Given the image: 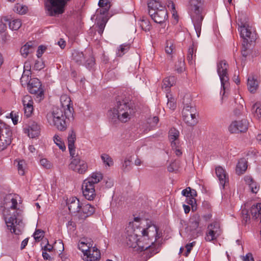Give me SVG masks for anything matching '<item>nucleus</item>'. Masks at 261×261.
<instances>
[{
	"mask_svg": "<svg viewBox=\"0 0 261 261\" xmlns=\"http://www.w3.org/2000/svg\"><path fill=\"white\" fill-rule=\"evenodd\" d=\"M33 236L36 241H39L44 237V232L41 230L37 229L35 231Z\"/></svg>",
	"mask_w": 261,
	"mask_h": 261,
	"instance_id": "54",
	"label": "nucleus"
},
{
	"mask_svg": "<svg viewBox=\"0 0 261 261\" xmlns=\"http://www.w3.org/2000/svg\"><path fill=\"white\" fill-rule=\"evenodd\" d=\"M242 218L243 221L245 223L249 221L250 217L248 211L246 209H243L242 210Z\"/></svg>",
	"mask_w": 261,
	"mask_h": 261,
	"instance_id": "52",
	"label": "nucleus"
},
{
	"mask_svg": "<svg viewBox=\"0 0 261 261\" xmlns=\"http://www.w3.org/2000/svg\"><path fill=\"white\" fill-rule=\"evenodd\" d=\"M175 82L176 79L173 76L166 77L163 81L162 88L168 92L169 88L175 84Z\"/></svg>",
	"mask_w": 261,
	"mask_h": 261,
	"instance_id": "30",
	"label": "nucleus"
},
{
	"mask_svg": "<svg viewBox=\"0 0 261 261\" xmlns=\"http://www.w3.org/2000/svg\"><path fill=\"white\" fill-rule=\"evenodd\" d=\"M40 165L46 169H50L52 167V164L46 159H42L40 161Z\"/></svg>",
	"mask_w": 261,
	"mask_h": 261,
	"instance_id": "53",
	"label": "nucleus"
},
{
	"mask_svg": "<svg viewBox=\"0 0 261 261\" xmlns=\"http://www.w3.org/2000/svg\"><path fill=\"white\" fill-rule=\"evenodd\" d=\"M54 141L61 150L62 151L65 150L66 147L64 143L61 140V138L58 135H56L54 137Z\"/></svg>",
	"mask_w": 261,
	"mask_h": 261,
	"instance_id": "43",
	"label": "nucleus"
},
{
	"mask_svg": "<svg viewBox=\"0 0 261 261\" xmlns=\"http://www.w3.org/2000/svg\"><path fill=\"white\" fill-rule=\"evenodd\" d=\"M191 7V16L197 36L199 37L201 34L202 22L203 15L200 7L201 0H189Z\"/></svg>",
	"mask_w": 261,
	"mask_h": 261,
	"instance_id": "5",
	"label": "nucleus"
},
{
	"mask_svg": "<svg viewBox=\"0 0 261 261\" xmlns=\"http://www.w3.org/2000/svg\"><path fill=\"white\" fill-rule=\"evenodd\" d=\"M48 123L55 126L58 130L63 131L67 126L68 121L73 117L71 111L60 109L59 107L54 108L52 112L48 113L46 116Z\"/></svg>",
	"mask_w": 261,
	"mask_h": 261,
	"instance_id": "4",
	"label": "nucleus"
},
{
	"mask_svg": "<svg viewBox=\"0 0 261 261\" xmlns=\"http://www.w3.org/2000/svg\"><path fill=\"white\" fill-rule=\"evenodd\" d=\"M18 196L13 194L6 195L0 200V210L5 218L7 227L12 233L19 235L23 226L22 211L17 208Z\"/></svg>",
	"mask_w": 261,
	"mask_h": 261,
	"instance_id": "2",
	"label": "nucleus"
},
{
	"mask_svg": "<svg viewBox=\"0 0 261 261\" xmlns=\"http://www.w3.org/2000/svg\"><path fill=\"white\" fill-rule=\"evenodd\" d=\"M24 115L27 117L32 116L34 111V101L32 97L29 95H24L22 98Z\"/></svg>",
	"mask_w": 261,
	"mask_h": 261,
	"instance_id": "15",
	"label": "nucleus"
},
{
	"mask_svg": "<svg viewBox=\"0 0 261 261\" xmlns=\"http://www.w3.org/2000/svg\"><path fill=\"white\" fill-rule=\"evenodd\" d=\"M221 233L220 224L217 222H214L207 226L205 240L207 242L215 240L221 235Z\"/></svg>",
	"mask_w": 261,
	"mask_h": 261,
	"instance_id": "10",
	"label": "nucleus"
},
{
	"mask_svg": "<svg viewBox=\"0 0 261 261\" xmlns=\"http://www.w3.org/2000/svg\"><path fill=\"white\" fill-rule=\"evenodd\" d=\"M28 89L31 94H37L38 96L41 98L43 95V90L40 81L37 78L31 79Z\"/></svg>",
	"mask_w": 261,
	"mask_h": 261,
	"instance_id": "12",
	"label": "nucleus"
},
{
	"mask_svg": "<svg viewBox=\"0 0 261 261\" xmlns=\"http://www.w3.org/2000/svg\"><path fill=\"white\" fill-rule=\"evenodd\" d=\"M42 256L45 260H51L52 258L51 256L46 252V251L42 252Z\"/></svg>",
	"mask_w": 261,
	"mask_h": 261,
	"instance_id": "64",
	"label": "nucleus"
},
{
	"mask_svg": "<svg viewBox=\"0 0 261 261\" xmlns=\"http://www.w3.org/2000/svg\"><path fill=\"white\" fill-rule=\"evenodd\" d=\"M179 146L180 144L176 145V147L171 146L172 149L174 150L175 153L178 156H179L182 154V152L180 149Z\"/></svg>",
	"mask_w": 261,
	"mask_h": 261,
	"instance_id": "59",
	"label": "nucleus"
},
{
	"mask_svg": "<svg viewBox=\"0 0 261 261\" xmlns=\"http://www.w3.org/2000/svg\"><path fill=\"white\" fill-rule=\"evenodd\" d=\"M130 45L128 43H124L120 45L117 52V56L122 57L128 51Z\"/></svg>",
	"mask_w": 261,
	"mask_h": 261,
	"instance_id": "40",
	"label": "nucleus"
},
{
	"mask_svg": "<svg viewBox=\"0 0 261 261\" xmlns=\"http://www.w3.org/2000/svg\"><path fill=\"white\" fill-rule=\"evenodd\" d=\"M87 54H84L82 51L74 50L72 53L71 60L77 65H82L87 58Z\"/></svg>",
	"mask_w": 261,
	"mask_h": 261,
	"instance_id": "25",
	"label": "nucleus"
},
{
	"mask_svg": "<svg viewBox=\"0 0 261 261\" xmlns=\"http://www.w3.org/2000/svg\"><path fill=\"white\" fill-rule=\"evenodd\" d=\"M95 212L94 206L89 204L85 203L82 204L80 212L79 214V219L84 220L89 216L92 215Z\"/></svg>",
	"mask_w": 261,
	"mask_h": 261,
	"instance_id": "17",
	"label": "nucleus"
},
{
	"mask_svg": "<svg viewBox=\"0 0 261 261\" xmlns=\"http://www.w3.org/2000/svg\"><path fill=\"white\" fill-rule=\"evenodd\" d=\"M184 107L182 111L183 120L188 125L194 126L197 122L196 109L191 103H185L184 102Z\"/></svg>",
	"mask_w": 261,
	"mask_h": 261,
	"instance_id": "7",
	"label": "nucleus"
},
{
	"mask_svg": "<svg viewBox=\"0 0 261 261\" xmlns=\"http://www.w3.org/2000/svg\"><path fill=\"white\" fill-rule=\"evenodd\" d=\"M78 247L81 250L83 254H85L89 249L92 247V244L90 241H88L86 239H82L79 244Z\"/></svg>",
	"mask_w": 261,
	"mask_h": 261,
	"instance_id": "31",
	"label": "nucleus"
},
{
	"mask_svg": "<svg viewBox=\"0 0 261 261\" xmlns=\"http://www.w3.org/2000/svg\"><path fill=\"white\" fill-rule=\"evenodd\" d=\"M14 11L19 14H25L28 8L26 6H23L20 4H16L14 7Z\"/></svg>",
	"mask_w": 261,
	"mask_h": 261,
	"instance_id": "42",
	"label": "nucleus"
},
{
	"mask_svg": "<svg viewBox=\"0 0 261 261\" xmlns=\"http://www.w3.org/2000/svg\"><path fill=\"white\" fill-rule=\"evenodd\" d=\"M190 192V187H187L186 189L183 190L181 194L184 196L189 197V194Z\"/></svg>",
	"mask_w": 261,
	"mask_h": 261,
	"instance_id": "63",
	"label": "nucleus"
},
{
	"mask_svg": "<svg viewBox=\"0 0 261 261\" xmlns=\"http://www.w3.org/2000/svg\"><path fill=\"white\" fill-rule=\"evenodd\" d=\"M100 258V253L95 247H91L83 255L85 261H97Z\"/></svg>",
	"mask_w": 261,
	"mask_h": 261,
	"instance_id": "18",
	"label": "nucleus"
},
{
	"mask_svg": "<svg viewBox=\"0 0 261 261\" xmlns=\"http://www.w3.org/2000/svg\"><path fill=\"white\" fill-rule=\"evenodd\" d=\"M140 25L145 32L149 31L150 28V22L149 20L144 17H142V19L141 20Z\"/></svg>",
	"mask_w": 261,
	"mask_h": 261,
	"instance_id": "44",
	"label": "nucleus"
},
{
	"mask_svg": "<svg viewBox=\"0 0 261 261\" xmlns=\"http://www.w3.org/2000/svg\"><path fill=\"white\" fill-rule=\"evenodd\" d=\"M9 28L12 30H18L21 26V20L19 19H15L12 21H9Z\"/></svg>",
	"mask_w": 261,
	"mask_h": 261,
	"instance_id": "41",
	"label": "nucleus"
},
{
	"mask_svg": "<svg viewBox=\"0 0 261 261\" xmlns=\"http://www.w3.org/2000/svg\"><path fill=\"white\" fill-rule=\"evenodd\" d=\"M250 213L253 219H258L261 221V203L252 205L250 208Z\"/></svg>",
	"mask_w": 261,
	"mask_h": 261,
	"instance_id": "28",
	"label": "nucleus"
},
{
	"mask_svg": "<svg viewBox=\"0 0 261 261\" xmlns=\"http://www.w3.org/2000/svg\"><path fill=\"white\" fill-rule=\"evenodd\" d=\"M40 129V126L36 122L33 121L24 128V131L29 137L34 138L39 135Z\"/></svg>",
	"mask_w": 261,
	"mask_h": 261,
	"instance_id": "19",
	"label": "nucleus"
},
{
	"mask_svg": "<svg viewBox=\"0 0 261 261\" xmlns=\"http://www.w3.org/2000/svg\"><path fill=\"white\" fill-rule=\"evenodd\" d=\"M101 158L105 165L110 167L113 164V160L109 155L106 154H102Z\"/></svg>",
	"mask_w": 261,
	"mask_h": 261,
	"instance_id": "46",
	"label": "nucleus"
},
{
	"mask_svg": "<svg viewBox=\"0 0 261 261\" xmlns=\"http://www.w3.org/2000/svg\"><path fill=\"white\" fill-rule=\"evenodd\" d=\"M44 67V64L41 60H37L34 64V68L37 70H40Z\"/></svg>",
	"mask_w": 261,
	"mask_h": 261,
	"instance_id": "55",
	"label": "nucleus"
},
{
	"mask_svg": "<svg viewBox=\"0 0 261 261\" xmlns=\"http://www.w3.org/2000/svg\"><path fill=\"white\" fill-rule=\"evenodd\" d=\"M244 181L248 185L251 192L253 193H257L259 189V186L250 175L245 176Z\"/></svg>",
	"mask_w": 261,
	"mask_h": 261,
	"instance_id": "26",
	"label": "nucleus"
},
{
	"mask_svg": "<svg viewBox=\"0 0 261 261\" xmlns=\"http://www.w3.org/2000/svg\"><path fill=\"white\" fill-rule=\"evenodd\" d=\"M12 140V131L4 127V124L0 120V151L6 149Z\"/></svg>",
	"mask_w": 261,
	"mask_h": 261,
	"instance_id": "9",
	"label": "nucleus"
},
{
	"mask_svg": "<svg viewBox=\"0 0 261 261\" xmlns=\"http://www.w3.org/2000/svg\"><path fill=\"white\" fill-rule=\"evenodd\" d=\"M106 22L104 19L101 20L99 22H97V24L98 25L97 32L100 35H101L104 31L105 26H106Z\"/></svg>",
	"mask_w": 261,
	"mask_h": 261,
	"instance_id": "50",
	"label": "nucleus"
},
{
	"mask_svg": "<svg viewBox=\"0 0 261 261\" xmlns=\"http://www.w3.org/2000/svg\"><path fill=\"white\" fill-rule=\"evenodd\" d=\"M98 6L101 8L100 13L103 14L107 13L111 7L110 3L108 0H99Z\"/></svg>",
	"mask_w": 261,
	"mask_h": 261,
	"instance_id": "34",
	"label": "nucleus"
},
{
	"mask_svg": "<svg viewBox=\"0 0 261 261\" xmlns=\"http://www.w3.org/2000/svg\"><path fill=\"white\" fill-rule=\"evenodd\" d=\"M196 48L193 44L189 47L187 54V60L190 64H192L196 57Z\"/></svg>",
	"mask_w": 261,
	"mask_h": 261,
	"instance_id": "36",
	"label": "nucleus"
},
{
	"mask_svg": "<svg viewBox=\"0 0 261 261\" xmlns=\"http://www.w3.org/2000/svg\"><path fill=\"white\" fill-rule=\"evenodd\" d=\"M61 107H59V109L64 110L65 112L67 110L71 111V114H73V109L71 107V100L69 97L66 95H63L60 98Z\"/></svg>",
	"mask_w": 261,
	"mask_h": 261,
	"instance_id": "23",
	"label": "nucleus"
},
{
	"mask_svg": "<svg viewBox=\"0 0 261 261\" xmlns=\"http://www.w3.org/2000/svg\"><path fill=\"white\" fill-rule=\"evenodd\" d=\"M148 12L151 10L153 12L157 11L162 9V7H165L161 4V2L156 0H151L148 4Z\"/></svg>",
	"mask_w": 261,
	"mask_h": 261,
	"instance_id": "33",
	"label": "nucleus"
},
{
	"mask_svg": "<svg viewBox=\"0 0 261 261\" xmlns=\"http://www.w3.org/2000/svg\"><path fill=\"white\" fill-rule=\"evenodd\" d=\"M247 168V162L245 159H241L239 160L237 165L236 171L238 175L243 174Z\"/></svg>",
	"mask_w": 261,
	"mask_h": 261,
	"instance_id": "29",
	"label": "nucleus"
},
{
	"mask_svg": "<svg viewBox=\"0 0 261 261\" xmlns=\"http://www.w3.org/2000/svg\"><path fill=\"white\" fill-rule=\"evenodd\" d=\"M215 172L219 180L220 184L224 188L225 184L228 181V176L225 170L221 166H218L216 167Z\"/></svg>",
	"mask_w": 261,
	"mask_h": 261,
	"instance_id": "20",
	"label": "nucleus"
},
{
	"mask_svg": "<svg viewBox=\"0 0 261 261\" xmlns=\"http://www.w3.org/2000/svg\"><path fill=\"white\" fill-rule=\"evenodd\" d=\"M168 137L171 146L176 147V145L180 144L179 132L176 129L174 128H171L169 132Z\"/></svg>",
	"mask_w": 261,
	"mask_h": 261,
	"instance_id": "24",
	"label": "nucleus"
},
{
	"mask_svg": "<svg viewBox=\"0 0 261 261\" xmlns=\"http://www.w3.org/2000/svg\"><path fill=\"white\" fill-rule=\"evenodd\" d=\"M228 67V64L225 60L220 61L217 63V71L221 81V88L223 89V95L229 85Z\"/></svg>",
	"mask_w": 261,
	"mask_h": 261,
	"instance_id": "8",
	"label": "nucleus"
},
{
	"mask_svg": "<svg viewBox=\"0 0 261 261\" xmlns=\"http://www.w3.org/2000/svg\"><path fill=\"white\" fill-rule=\"evenodd\" d=\"M31 71L30 69L27 70V71H24L21 77L20 78V83L22 86H29V83H30V81L31 79L30 77Z\"/></svg>",
	"mask_w": 261,
	"mask_h": 261,
	"instance_id": "35",
	"label": "nucleus"
},
{
	"mask_svg": "<svg viewBox=\"0 0 261 261\" xmlns=\"http://www.w3.org/2000/svg\"><path fill=\"white\" fill-rule=\"evenodd\" d=\"M252 110L255 112L253 113L254 117L261 121V103L256 102L252 107Z\"/></svg>",
	"mask_w": 261,
	"mask_h": 261,
	"instance_id": "39",
	"label": "nucleus"
},
{
	"mask_svg": "<svg viewBox=\"0 0 261 261\" xmlns=\"http://www.w3.org/2000/svg\"><path fill=\"white\" fill-rule=\"evenodd\" d=\"M76 139V135L75 133L73 131L71 130L69 133L68 135V137L67 138L68 140V146H70V147L72 146H74V142Z\"/></svg>",
	"mask_w": 261,
	"mask_h": 261,
	"instance_id": "45",
	"label": "nucleus"
},
{
	"mask_svg": "<svg viewBox=\"0 0 261 261\" xmlns=\"http://www.w3.org/2000/svg\"><path fill=\"white\" fill-rule=\"evenodd\" d=\"M166 5L168 8L172 11L173 15H174L175 13L176 12L175 11V5L173 2L171 1H168L166 3Z\"/></svg>",
	"mask_w": 261,
	"mask_h": 261,
	"instance_id": "58",
	"label": "nucleus"
},
{
	"mask_svg": "<svg viewBox=\"0 0 261 261\" xmlns=\"http://www.w3.org/2000/svg\"><path fill=\"white\" fill-rule=\"evenodd\" d=\"M25 168V164L24 161H19L17 164V169L18 173L21 175L24 174V171Z\"/></svg>",
	"mask_w": 261,
	"mask_h": 261,
	"instance_id": "49",
	"label": "nucleus"
},
{
	"mask_svg": "<svg viewBox=\"0 0 261 261\" xmlns=\"http://www.w3.org/2000/svg\"><path fill=\"white\" fill-rule=\"evenodd\" d=\"M159 118L156 116H154L149 119V123L151 125V126H155L159 122Z\"/></svg>",
	"mask_w": 261,
	"mask_h": 261,
	"instance_id": "60",
	"label": "nucleus"
},
{
	"mask_svg": "<svg viewBox=\"0 0 261 261\" xmlns=\"http://www.w3.org/2000/svg\"><path fill=\"white\" fill-rule=\"evenodd\" d=\"M9 19L7 16H3L0 20V33L4 32L7 29V25L4 22H8Z\"/></svg>",
	"mask_w": 261,
	"mask_h": 261,
	"instance_id": "48",
	"label": "nucleus"
},
{
	"mask_svg": "<svg viewBox=\"0 0 261 261\" xmlns=\"http://www.w3.org/2000/svg\"><path fill=\"white\" fill-rule=\"evenodd\" d=\"M248 127V122L246 119L234 121L230 124L228 129L231 133H239L246 132Z\"/></svg>",
	"mask_w": 261,
	"mask_h": 261,
	"instance_id": "11",
	"label": "nucleus"
},
{
	"mask_svg": "<svg viewBox=\"0 0 261 261\" xmlns=\"http://www.w3.org/2000/svg\"><path fill=\"white\" fill-rule=\"evenodd\" d=\"M69 168L78 173L84 174L87 171L88 165L84 161L75 158L71 161Z\"/></svg>",
	"mask_w": 261,
	"mask_h": 261,
	"instance_id": "13",
	"label": "nucleus"
},
{
	"mask_svg": "<svg viewBox=\"0 0 261 261\" xmlns=\"http://www.w3.org/2000/svg\"><path fill=\"white\" fill-rule=\"evenodd\" d=\"M159 238L158 228L155 225H149L146 228L134 229L131 225L126 228V243L129 247L142 251L148 250L150 256L158 252L154 243Z\"/></svg>",
	"mask_w": 261,
	"mask_h": 261,
	"instance_id": "1",
	"label": "nucleus"
},
{
	"mask_svg": "<svg viewBox=\"0 0 261 261\" xmlns=\"http://www.w3.org/2000/svg\"><path fill=\"white\" fill-rule=\"evenodd\" d=\"M102 178V174L100 172H95L92 173L90 176L84 181L95 186V185L98 183Z\"/></svg>",
	"mask_w": 261,
	"mask_h": 261,
	"instance_id": "27",
	"label": "nucleus"
},
{
	"mask_svg": "<svg viewBox=\"0 0 261 261\" xmlns=\"http://www.w3.org/2000/svg\"><path fill=\"white\" fill-rule=\"evenodd\" d=\"M168 102L167 103V107L171 110H174L176 107L174 100L171 97H169V95L167 94Z\"/></svg>",
	"mask_w": 261,
	"mask_h": 261,
	"instance_id": "51",
	"label": "nucleus"
},
{
	"mask_svg": "<svg viewBox=\"0 0 261 261\" xmlns=\"http://www.w3.org/2000/svg\"><path fill=\"white\" fill-rule=\"evenodd\" d=\"M190 226L194 229L197 228L201 223V219L199 215L196 214L193 215L190 219Z\"/></svg>",
	"mask_w": 261,
	"mask_h": 261,
	"instance_id": "32",
	"label": "nucleus"
},
{
	"mask_svg": "<svg viewBox=\"0 0 261 261\" xmlns=\"http://www.w3.org/2000/svg\"><path fill=\"white\" fill-rule=\"evenodd\" d=\"M195 244H196L195 242H192L191 243L187 244L186 245L185 247H186V248L187 249V251H186V252L185 253V255L187 257L189 255V254H190L191 250L192 249V248L195 245Z\"/></svg>",
	"mask_w": 261,
	"mask_h": 261,
	"instance_id": "56",
	"label": "nucleus"
},
{
	"mask_svg": "<svg viewBox=\"0 0 261 261\" xmlns=\"http://www.w3.org/2000/svg\"><path fill=\"white\" fill-rule=\"evenodd\" d=\"M134 113V106L129 98H118L115 107L109 111L110 118L114 122L117 120L126 122L132 118Z\"/></svg>",
	"mask_w": 261,
	"mask_h": 261,
	"instance_id": "3",
	"label": "nucleus"
},
{
	"mask_svg": "<svg viewBox=\"0 0 261 261\" xmlns=\"http://www.w3.org/2000/svg\"><path fill=\"white\" fill-rule=\"evenodd\" d=\"M33 46L31 42H29L24 45L20 49V53L24 57H27L29 53L33 49Z\"/></svg>",
	"mask_w": 261,
	"mask_h": 261,
	"instance_id": "37",
	"label": "nucleus"
},
{
	"mask_svg": "<svg viewBox=\"0 0 261 261\" xmlns=\"http://www.w3.org/2000/svg\"><path fill=\"white\" fill-rule=\"evenodd\" d=\"M87 58L85 60V66L87 68H92L95 65V59L91 53H89L88 55H87Z\"/></svg>",
	"mask_w": 261,
	"mask_h": 261,
	"instance_id": "38",
	"label": "nucleus"
},
{
	"mask_svg": "<svg viewBox=\"0 0 261 261\" xmlns=\"http://www.w3.org/2000/svg\"><path fill=\"white\" fill-rule=\"evenodd\" d=\"M46 47L43 45L39 46L38 49L37 50V56L38 58H40L42 54L44 53L46 50Z\"/></svg>",
	"mask_w": 261,
	"mask_h": 261,
	"instance_id": "57",
	"label": "nucleus"
},
{
	"mask_svg": "<svg viewBox=\"0 0 261 261\" xmlns=\"http://www.w3.org/2000/svg\"><path fill=\"white\" fill-rule=\"evenodd\" d=\"M148 13L154 21L158 23L164 22L168 18L167 12L165 7H162V9L155 12L151 10Z\"/></svg>",
	"mask_w": 261,
	"mask_h": 261,
	"instance_id": "14",
	"label": "nucleus"
},
{
	"mask_svg": "<svg viewBox=\"0 0 261 261\" xmlns=\"http://www.w3.org/2000/svg\"><path fill=\"white\" fill-rule=\"evenodd\" d=\"M174 48L172 40H168L166 43L165 51L168 55H171Z\"/></svg>",
	"mask_w": 261,
	"mask_h": 261,
	"instance_id": "47",
	"label": "nucleus"
},
{
	"mask_svg": "<svg viewBox=\"0 0 261 261\" xmlns=\"http://www.w3.org/2000/svg\"><path fill=\"white\" fill-rule=\"evenodd\" d=\"M244 261H254V258L253 257L252 254L250 253H248L246 254L243 258Z\"/></svg>",
	"mask_w": 261,
	"mask_h": 261,
	"instance_id": "61",
	"label": "nucleus"
},
{
	"mask_svg": "<svg viewBox=\"0 0 261 261\" xmlns=\"http://www.w3.org/2000/svg\"><path fill=\"white\" fill-rule=\"evenodd\" d=\"M83 195L88 200H92L96 196L95 186L84 181L82 185Z\"/></svg>",
	"mask_w": 261,
	"mask_h": 261,
	"instance_id": "16",
	"label": "nucleus"
},
{
	"mask_svg": "<svg viewBox=\"0 0 261 261\" xmlns=\"http://www.w3.org/2000/svg\"><path fill=\"white\" fill-rule=\"evenodd\" d=\"M187 203L192 206V209L194 207V204L196 203V199L194 198L189 197L187 199Z\"/></svg>",
	"mask_w": 261,
	"mask_h": 261,
	"instance_id": "62",
	"label": "nucleus"
},
{
	"mask_svg": "<svg viewBox=\"0 0 261 261\" xmlns=\"http://www.w3.org/2000/svg\"><path fill=\"white\" fill-rule=\"evenodd\" d=\"M238 24L240 36L244 40L251 42L255 41L256 39L255 31L248 21H243L242 18L239 19Z\"/></svg>",
	"mask_w": 261,
	"mask_h": 261,
	"instance_id": "6",
	"label": "nucleus"
},
{
	"mask_svg": "<svg viewBox=\"0 0 261 261\" xmlns=\"http://www.w3.org/2000/svg\"><path fill=\"white\" fill-rule=\"evenodd\" d=\"M68 209L71 213L79 214L82 204L79 199L75 197L70 198L67 203Z\"/></svg>",
	"mask_w": 261,
	"mask_h": 261,
	"instance_id": "21",
	"label": "nucleus"
},
{
	"mask_svg": "<svg viewBox=\"0 0 261 261\" xmlns=\"http://www.w3.org/2000/svg\"><path fill=\"white\" fill-rule=\"evenodd\" d=\"M259 81L254 75H251L248 77L247 87L248 90L252 93H254L259 86Z\"/></svg>",
	"mask_w": 261,
	"mask_h": 261,
	"instance_id": "22",
	"label": "nucleus"
}]
</instances>
